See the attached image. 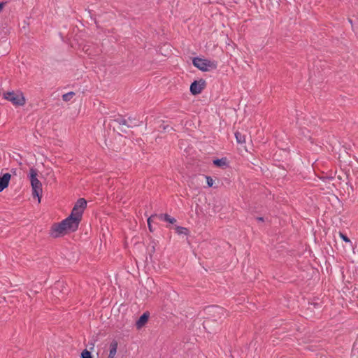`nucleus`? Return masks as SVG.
Listing matches in <instances>:
<instances>
[{
    "label": "nucleus",
    "mask_w": 358,
    "mask_h": 358,
    "mask_svg": "<svg viewBox=\"0 0 358 358\" xmlns=\"http://www.w3.org/2000/svg\"><path fill=\"white\" fill-rule=\"evenodd\" d=\"M80 222L77 219L69 215L59 223H54L50 229V235L53 238H58L63 234L75 232L78 230Z\"/></svg>",
    "instance_id": "nucleus-1"
},
{
    "label": "nucleus",
    "mask_w": 358,
    "mask_h": 358,
    "mask_svg": "<svg viewBox=\"0 0 358 358\" xmlns=\"http://www.w3.org/2000/svg\"><path fill=\"white\" fill-rule=\"evenodd\" d=\"M205 315L220 324L227 317L226 310L218 306H207L203 310Z\"/></svg>",
    "instance_id": "nucleus-2"
},
{
    "label": "nucleus",
    "mask_w": 358,
    "mask_h": 358,
    "mask_svg": "<svg viewBox=\"0 0 358 358\" xmlns=\"http://www.w3.org/2000/svg\"><path fill=\"white\" fill-rule=\"evenodd\" d=\"M38 176V170L34 168H31L29 170V178L31 182V185L32 187V196L34 198L37 197L38 203L41 202V196H42V183L37 178Z\"/></svg>",
    "instance_id": "nucleus-3"
},
{
    "label": "nucleus",
    "mask_w": 358,
    "mask_h": 358,
    "mask_svg": "<svg viewBox=\"0 0 358 358\" xmlns=\"http://www.w3.org/2000/svg\"><path fill=\"white\" fill-rule=\"evenodd\" d=\"M192 64L203 72L215 70L217 68V62L199 57L192 58Z\"/></svg>",
    "instance_id": "nucleus-4"
},
{
    "label": "nucleus",
    "mask_w": 358,
    "mask_h": 358,
    "mask_svg": "<svg viewBox=\"0 0 358 358\" xmlns=\"http://www.w3.org/2000/svg\"><path fill=\"white\" fill-rule=\"evenodd\" d=\"M3 98L15 106H23L25 103V98L20 91L5 92L3 93Z\"/></svg>",
    "instance_id": "nucleus-5"
},
{
    "label": "nucleus",
    "mask_w": 358,
    "mask_h": 358,
    "mask_svg": "<svg viewBox=\"0 0 358 358\" xmlns=\"http://www.w3.org/2000/svg\"><path fill=\"white\" fill-rule=\"evenodd\" d=\"M206 83L205 80L200 79L199 80H194L190 85V92L192 95H197L201 94L202 90L205 88Z\"/></svg>",
    "instance_id": "nucleus-6"
},
{
    "label": "nucleus",
    "mask_w": 358,
    "mask_h": 358,
    "mask_svg": "<svg viewBox=\"0 0 358 358\" xmlns=\"http://www.w3.org/2000/svg\"><path fill=\"white\" fill-rule=\"evenodd\" d=\"M203 327L208 333L213 334L218 329L219 324H216L212 319L206 316L203 322Z\"/></svg>",
    "instance_id": "nucleus-7"
},
{
    "label": "nucleus",
    "mask_w": 358,
    "mask_h": 358,
    "mask_svg": "<svg viewBox=\"0 0 358 358\" xmlns=\"http://www.w3.org/2000/svg\"><path fill=\"white\" fill-rule=\"evenodd\" d=\"M149 317L150 313L148 311L143 313L136 322L135 326L136 329H141L142 327H143L148 322Z\"/></svg>",
    "instance_id": "nucleus-8"
},
{
    "label": "nucleus",
    "mask_w": 358,
    "mask_h": 358,
    "mask_svg": "<svg viewBox=\"0 0 358 358\" xmlns=\"http://www.w3.org/2000/svg\"><path fill=\"white\" fill-rule=\"evenodd\" d=\"M10 178L11 175L9 173H6L0 176V192L8 187Z\"/></svg>",
    "instance_id": "nucleus-9"
},
{
    "label": "nucleus",
    "mask_w": 358,
    "mask_h": 358,
    "mask_svg": "<svg viewBox=\"0 0 358 358\" xmlns=\"http://www.w3.org/2000/svg\"><path fill=\"white\" fill-rule=\"evenodd\" d=\"M213 165L217 167L225 169L229 166V162L227 157H222L220 159H215L213 161Z\"/></svg>",
    "instance_id": "nucleus-10"
},
{
    "label": "nucleus",
    "mask_w": 358,
    "mask_h": 358,
    "mask_svg": "<svg viewBox=\"0 0 358 358\" xmlns=\"http://www.w3.org/2000/svg\"><path fill=\"white\" fill-rule=\"evenodd\" d=\"M118 343L116 340H113L110 344V352L108 358H114L117 349Z\"/></svg>",
    "instance_id": "nucleus-11"
},
{
    "label": "nucleus",
    "mask_w": 358,
    "mask_h": 358,
    "mask_svg": "<svg viewBox=\"0 0 358 358\" xmlns=\"http://www.w3.org/2000/svg\"><path fill=\"white\" fill-rule=\"evenodd\" d=\"M83 210H79L73 207L69 215H72L73 217L77 219V220L80 223L83 217Z\"/></svg>",
    "instance_id": "nucleus-12"
},
{
    "label": "nucleus",
    "mask_w": 358,
    "mask_h": 358,
    "mask_svg": "<svg viewBox=\"0 0 358 358\" xmlns=\"http://www.w3.org/2000/svg\"><path fill=\"white\" fill-rule=\"evenodd\" d=\"M73 207L83 210L84 212V210L87 208V201L84 198H80L77 200Z\"/></svg>",
    "instance_id": "nucleus-13"
},
{
    "label": "nucleus",
    "mask_w": 358,
    "mask_h": 358,
    "mask_svg": "<svg viewBox=\"0 0 358 358\" xmlns=\"http://www.w3.org/2000/svg\"><path fill=\"white\" fill-rule=\"evenodd\" d=\"M158 218L161 220H164L171 224H175L177 220L174 217H171L169 214H159Z\"/></svg>",
    "instance_id": "nucleus-14"
},
{
    "label": "nucleus",
    "mask_w": 358,
    "mask_h": 358,
    "mask_svg": "<svg viewBox=\"0 0 358 358\" xmlns=\"http://www.w3.org/2000/svg\"><path fill=\"white\" fill-rule=\"evenodd\" d=\"M175 230L178 235L184 234L187 236L189 233V231L187 228L180 226L176 227Z\"/></svg>",
    "instance_id": "nucleus-15"
},
{
    "label": "nucleus",
    "mask_w": 358,
    "mask_h": 358,
    "mask_svg": "<svg viewBox=\"0 0 358 358\" xmlns=\"http://www.w3.org/2000/svg\"><path fill=\"white\" fill-rule=\"evenodd\" d=\"M299 135L303 136L305 138H306L308 140H311V136L310 135V131L306 128L300 129Z\"/></svg>",
    "instance_id": "nucleus-16"
},
{
    "label": "nucleus",
    "mask_w": 358,
    "mask_h": 358,
    "mask_svg": "<svg viewBox=\"0 0 358 358\" xmlns=\"http://www.w3.org/2000/svg\"><path fill=\"white\" fill-rule=\"evenodd\" d=\"M235 137L238 143H243L245 142V136L239 131L235 133Z\"/></svg>",
    "instance_id": "nucleus-17"
},
{
    "label": "nucleus",
    "mask_w": 358,
    "mask_h": 358,
    "mask_svg": "<svg viewBox=\"0 0 358 358\" xmlns=\"http://www.w3.org/2000/svg\"><path fill=\"white\" fill-rule=\"evenodd\" d=\"M172 130H173V128L168 124H164V122L159 126V131H160L169 132L170 131Z\"/></svg>",
    "instance_id": "nucleus-18"
},
{
    "label": "nucleus",
    "mask_w": 358,
    "mask_h": 358,
    "mask_svg": "<svg viewBox=\"0 0 358 358\" xmlns=\"http://www.w3.org/2000/svg\"><path fill=\"white\" fill-rule=\"evenodd\" d=\"M127 120H128V122H129L128 125H129V128H131V127H138L139 125L138 120H137L134 117H129Z\"/></svg>",
    "instance_id": "nucleus-19"
},
{
    "label": "nucleus",
    "mask_w": 358,
    "mask_h": 358,
    "mask_svg": "<svg viewBox=\"0 0 358 358\" xmlns=\"http://www.w3.org/2000/svg\"><path fill=\"white\" fill-rule=\"evenodd\" d=\"M75 96V92H68V93H66L64 94L63 96H62V99L63 101H70L73 96Z\"/></svg>",
    "instance_id": "nucleus-20"
},
{
    "label": "nucleus",
    "mask_w": 358,
    "mask_h": 358,
    "mask_svg": "<svg viewBox=\"0 0 358 358\" xmlns=\"http://www.w3.org/2000/svg\"><path fill=\"white\" fill-rule=\"evenodd\" d=\"M322 305L317 302H311L308 303V309L313 310L315 308H321Z\"/></svg>",
    "instance_id": "nucleus-21"
},
{
    "label": "nucleus",
    "mask_w": 358,
    "mask_h": 358,
    "mask_svg": "<svg viewBox=\"0 0 358 358\" xmlns=\"http://www.w3.org/2000/svg\"><path fill=\"white\" fill-rule=\"evenodd\" d=\"M152 245H149V248H148V251H149V255L150 257H152V254L155 252V246H156V243L155 241H152L151 243Z\"/></svg>",
    "instance_id": "nucleus-22"
},
{
    "label": "nucleus",
    "mask_w": 358,
    "mask_h": 358,
    "mask_svg": "<svg viewBox=\"0 0 358 358\" xmlns=\"http://www.w3.org/2000/svg\"><path fill=\"white\" fill-rule=\"evenodd\" d=\"M129 122H128V120L127 119H125V122H122L120 126H122L121 128H120V130L122 131V132H124V133H127V128H129Z\"/></svg>",
    "instance_id": "nucleus-23"
},
{
    "label": "nucleus",
    "mask_w": 358,
    "mask_h": 358,
    "mask_svg": "<svg viewBox=\"0 0 358 358\" xmlns=\"http://www.w3.org/2000/svg\"><path fill=\"white\" fill-rule=\"evenodd\" d=\"M81 358H92V355L91 352L88 351L87 349L84 350L80 355Z\"/></svg>",
    "instance_id": "nucleus-24"
},
{
    "label": "nucleus",
    "mask_w": 358,
    "mask_h": 358,
    "mask_svg": "<svg viewBox=\"0 0 358 358\" xmlns=\"http://www.w3.org/2000/svg\"><path fill=\"white\" fill-rule=\"evenodd\" d=\"M339 236L341 237V238L345 243H351V241L350 239L348 237V236L342 232H339Z\"/></svg>",
    "instance_id": "nucleus-25"
},
{
    "label": "nucleus",
    "mask_w": 358,
    "mask_h": 358,
    "mask_svg": "<svg viewBox=\"0 0 358 358\" xmlns=\"http://www.w3.org/2000/svg\"><path fill=\"white\" fill-rule=\"evenodd\" d=\"M113 121L120 125L122 122H125V118H124L122 115H119L117 117L114 119Z\"/></svg>",
    "instance_id": "nucleus-26"
},
{
    "label": "nucleus",
    "mask_w": 358,
    "mask_h": 358,
    "mask_svg": "<svg viewBox=\"0 0 358 358\" xmlns=\"http://www.w3.org/2000/svg\"><path fill=\"white\" fill-rule=\"evenodd\" d=\"M206 182H207L208 186L209 187H213V182H214L213 179L210 176H206Z\"/></svg>",
    "instance_id": "nucleus-27"
},
{
    "label": "nucleus",
    "mask_w": 358,
    "mask_h": 358,
    "mask_svg": "<svg viewBox=\"0 0 358 358\" xmlns=\"http://www.w3.org/2000/svg\"><path fill=\"white\" fill-rule=\"evenodd\" d=\"M158 215H156V214H155V215H151L150 217H149L148 218V220H147V222H148V224H149V223H150V224H151V222L153 221V219H154L155 217H158Z\"/></svg>",
    "instance_id": "nucleus-28"
},
{
    "label": "nucleus",
    "mask_w": 358,
    "mask_h": 358,
    "mask_svg": "<svg viewBox=\"0 0 358 358\" xmlns=\"http://www.w3.org/2000/svg\"><path fill=\"white\" fill-rule=\"evenodd\" d=\"M6 3V2H0V12L3 10Z\"/></svg>",
    "instance_id": "nucleus-29"
},
{
    "label": "nucleus",
    "mask_w": 358,
    "mask_h": 358,
    "mask_svg": "<svg viewBox=\"0 0 358 358\" xmlns=\"http://www.w3.org/2000/svg\"><path fill=\"white\" fill-rule=\"evenodd\" d=\"M148 228H149L150 231V232H153L154 229L152 228V224L149 223V224H148Z\"/></svg>",
    "instance_id": "nucleus-30"
},
{
    "label": "nucleus",
    "mask_w": 358,
    "mask_h": 358,
    "mask_svg": "<svg viewBox=\"0 0 358 358\" xmlns=\"http://www.w3.org/2000/svg\"><path fill=\"white\" fill-rule=\"evenodd\" d=\"M258 221L264 222V217H257L256 218Z\"/></svg>",
    "instance_id": "nucleus-31"
}]
</instances>
